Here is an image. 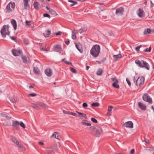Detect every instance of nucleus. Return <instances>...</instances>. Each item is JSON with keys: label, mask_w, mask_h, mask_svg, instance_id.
<instances>
[{"label": "nucleus", "mask_w": 154, "mask_h": 154, "mask_svg": "<svg viewBox=\"0 0 154 154\" xmlns=\"http://www.w3.org/2000/svg\"><path fill=\"white\" fill-rule=\"evenodd\" d=\"M89 130L91 133L96 136L99 137L102 134L101 128L98 126H92L89 128Z\"/></svg>", "instance_id": "nucleus-1"}, {"label": "nucleus", "mask_w": 154, "mask_h": 154, "mask_svg": "<svg viewBox=\"0 0 154 154\" xmlns=\"http://www.w3.org/2000/svg\"><path fill=\"white\" fill-rule=\"evenodd\" d=\"M100 46L99 45H95L92 47L91 50L90 54L94 57H96L100 54Z\"/></svg>", "instance_id": "nucleus-2"}, {"label": "nucleus", "mask_w": 154, "mask_h": 154, "mask_svg": "<svg viewBox=\"0 0 154 154\" xmlns=\"http://www.w3.org/2000/svg\"><path fill=\"white\" fill-rule=\"evenodd\" d=\"M135 63L140 67H144L147 70L149 69V65L146 62L143 60H136L135 61Z\"/></svg>", "instance_id": "nucleus-3"}, {"label": "nucleus", "mask_w": 154, "mask_h": 154, "mask_svg": "<svg viewBox=\"0 0 154 154\" xmlns=\"http://www.w3.org/2000/svg\"><path fill=\"white\" fill-rule=\"evenodd\" d=\"M9 26L8 25H5L3 26L0 32L2 36L5 38L6 35H9L10 32L9 31Z\"/></svg>", "instance_id": "nucleus-4"}, {"label": "nucleus", "mask_w": 154, "mask_h": 154, "mask_svg": "<svg viewBox=\"0 0 154 154\" xmlns=\"http://www.w3.org/2000/svg\"><path fill=\"white\" fill-rule=\"evenodd\" d=\"M31 106V107L37 110L39 109L40 108V106L45 108H48V106L46 105L42 102L32 103Z\"/></svg>", "instance_id": "nucleus-5"}, {"label": "nucleus", "mask_w": 154, "mask_h": 154, "mask_svg": "<svg viewBox=\"0 0 154 154\" xmlns=\"http://www.w3.org/2000/svg\"><path fill=\"white\" fill-rule=\"evenodd\" d=\"M15 7V3L14 2H11L6 6V12H11L14 10Z\"/></svg>", "instance_id": "nucleus-6"}, {"label": "nucleus", "mask_w": 154, "mask_h": 154, "mask_svg": "<svg viewBox=\"0 0 154 154\" xmlns=\"http://www.w3.org/2000/svg\"><path fill=\"white\" fill-rule=\"evenodd\" d=\"M144 80L145 78L143 77H139L136 80V85L137 86H140L143 84Z\"/></svg>", "instance_id": "nucleus-7"}, {"label": "nucleus", "mask_w": 154, "mask_h": 154, "mask_svg": "<svg viewBox=\"0 0 154 154\" xmlns=\"http://www.w3.org/2000/svg\"><path fill=\"white\" fill-rule=\"evenodd\" d=\"M143 98L144 101L148 102L149 103L151 104L152 102V99L149 97L147 94H145L143 95Z\"/></svg>", "instance_id": "nucleus-8"}, {"label": "nucleus", "mask_w": 154, "mask_h": 154, "mask_svg": "<svg viewBox=\"0 0 154 154\" xmlns=\"http://www.w3.org/2000/svg\"><path fill=\"white\" fill-rule=\"evenodd\" d=\"M12 126L14 130H18L19 128V122L17 121H13Z\"/></svg>", "instance_id": "nucleus-9"}, {"label": "nucleus", "mask_w": 154, "mask_h": 154, "mask_svg": "<svg viewBox=\"0 0 154 154\" xmlns=\"http://www.w3.org/2000/svg\"><path fill=\"white\" fill-rule=\"evenodd\" d=\"M123 125L125 127L130 128H133V123L131 121H129L125 122Z\"/></svg>", "instance_id": "nucleus-10"}, {"label": "nucleus", "mask_w": 154, "mask_h": 154, "mask_svg": "<svg viewBox=\"0 0 154 154\" xmlns=\"http://www.w3.org/2000/svg\"><path fill=\"white\" fill-rule=\"evenodd\" d=\"M124 11V8L121 7L116 9V14L117 15H121L123 14Z\"/></svg>", "instance_id": "nucleus-11"}, {"label": "nucleus", "mask_w": 154, "mask_h": 154, "mask_svg": "<svg viewBox=\"0 0 154 154\" xmlns=\"http://www.w3.org/2000/svg\"><path fill=\"white\" fill-rule=\"evenodd\" d=\"M13 55L14 56H18L20 55L22 53L21 50L13 49L12 50Z\"/></svg>", "instance_id": "nucleus-12"}, {"label": "nucleus", "mask_w": 154, "mask_h": 154, "mask_svg": "<svg viewBox=\"0 0 154 154\" xmlns=\"http://www.w3.org/2000/svg\"><path fill=\"white\" fill-rule=\"evenodd\" d=\"M137 13L138 16L140 17H142L144 16V12L142 9H139L137 10Z\"/></svg>", "instance_id": "nucleus-13"}, {"label": "nucleus", "mask_w": 154, "mask_h": 154, "mask_svg": "<svg viewBox=\"0 0 154 154\" xmlns=\"http://www.w3.org/2000/svg\"><path fill=\"white\" fill-rule=\"evenodd\" d=\"M29 0H23V4L24 9L26 10H28L29 9Z\"/></svg>", "instance_id": "nucleus-14"}, {"label": "nucleus", "mask_w": 154, "mask_h": 154, "mask_svg": "<svg viewBox=\"0 0 154 154\" xmlns=\"http://www.w3.org/2000/svg\"><path fill=\"white\" fill-rule=\"evenodd\" d=\"M53 50L54 51L61 53L62 50V48L60 45H57L54 47Z\"/></svg>", "instance_id": "nucleus-15"}, {"label": "nucleus", "mask_w": 154, "mask_h": 154, "mask_svg": "<svg viewBox=\"0 0 154 154\" xmlns=\"http://www.w3.org/2000/svg\"><path fill=\"white\" fill-rule=\"evenodd\" d=\"M45 73L47 76L50 77L52 75V72L50 69L47 68L45 70Z\"/></svg>", "instance_id": "nucleus-16"}, {"label": "nucleus", "mask_w": 154, "mask_h": 154, "mask_svg": "<svg viewBox=\"0 0 154 154\" xmlns=\"http://www.w3.org/2000/svg\"><path fill=\"white\" fill-rule=\"evenodd\" d=\"M76 112H77L78 114H79L80 115L78 116V117H79L80 118L82 119H86V116L85 114L82 113L78 112L77 111H76Z\"/></svg>", "instance_id": "nucleus-17"}, {"label": "nucleus", "mask_w": 154, "mask_h": 154, "mask_svg": "<svg viewBox=\"0 0 154 154\" xmlns=\"http://www.w3.org/2000/svg\"><path fill=\"white\" fill-rule=\"evenodd\" d=\"M138 106L139 108L142 110H145L146 109V105L141 102L138 103Z\"/></svg>", "instance_id": "nucleus-18"}, {"label": "nucleus", "mask_w": 154, "mask_h": 154, "mask_svg": "<svg viewBox=\"0 0 154 154\" xmlns=\"http://www.w3.org/2000/svg\"><path fill=\"white\" fill-rule=\"evenodd\" d=\"M22 58L23 62L24 63H27L29 61V57L26 56H23Z\"/></svg>", "instance_id": "nucleus-19"}, {"label": "nucleus", "mask_w": 154, "mask_h": 154, "mask_svg": "<svg viewBox=\"0 0 154 154\" xmlns=\"http://www.w3.org/2000/svg\"><path fill=\"white\" fill-rule=\"evenodd\" d=\"M113 56L114 58V61L115 62L122 57V56L120 54L116 55H113Z\"/></svg>", "instance_id": "nucleus-20"}, {"label": "nucleus", "mask_w": 154, "mask_h": 154, "mask_svg": "<svg viewBox=\"0 0 154 154\" xmlns=\"http://www.w3.org/2000/svg\"><path fill=\"white\" fill-rule=\"evenodd\" d=\"M11 24L12 25L14 29L15 30H16L17 27V22L14 19H12L11 21Z\"/></svg>", "instance_id": "nucleus-21"}, {"label": "nucleus", "mask_w": 154, "mask_h": 154, "mask_svg": "<svg viewBox=\"0 0 154 154\" xmlns=\"http://www.w3.org/2000/svg\"><path fill=\"white\" fill-rule=\"evenodd\" d=\"M10 139L13 142H14V143L16 144L17 145H19V142L17 140H16V139L13 136H11Z\"/></svg>", "instance_id": "nucleus-22"}, {"label": "nucleus", "mask_w": 154, "mask_h": 154, "mask_svg": "<svg viewBox=\"0 0 154 154\" xmlns=\"http://www.w3.org/2000/svg\"><path fill=\"white\" fill-rule=\"evenodd\" d=\"M75 45L77 49L81 53L83 52V50L81 46L80 45H77L76 43H75Z\"/></svg>", "instance_id": "nucleus-23"}, {"label": "nucleus", "mask_w": 154, "mask_h": 154, "mask_svg": "<svg viewBox=\"0 0 154 154\" xmlns=\"http://www.w3.org/2000/svg\"><path fill=\"white\" fill-rule=\"evenodd\" d=\"M46 8L47 10H48L49 11V12L51 14L54 15H55L56 14V12L54 11L52 9L50 8L49 7L47 6L46 7Z\"/></svg>", "instance_id": "nucleus-24"}, {"label": "nucleus", "mask_w": 154, "mask_h": 154, "mask_svg": "<svg viewBox=\"0 0 154 154\" xmlns=\"http://www.w3.org/2000/svg\"><path fill=\"white\" fill-rule=\"evenodd\" d=\"M63 112L65 114H69L73 115L74 116H76V117H78V116H77V114L75 113H74L72 112L66 111L65 110H63Z\"/></svg>", "instance_id": "nucleus-25"}, {"label": "nucleus", "mask_w": 154, "mask_h": 154, "mask_svg": "<svg viewBox=\"0 0 154 154\" xmlns=\"http://www.w3.org/2000/svg\"><path fill=\"white\" fill-rule=\"evenodd\" d=\"M19 147V149L21 151H23L25 150V148L21 144L19 143V145H17Z\"/></svg>", "instance_id": "nucleus-26"}, {"label": "nucleus", "mask_w": 154, "mask_h": 154, "mask_svg": "<svg viewBox=\"0 0 154 154\" xmlns=\"http://www.w3.org/2000/svg\"><path fill=\"white\" fill-rule=\"evenodd\" d=\"M51 137H54L56 138L59 139V133L57 132H54L51 135Z\"/></svg>", "instance_id": "nucleus-27"}, {"label": "nucleus", "mask_w": 154, "mask_h": 154, "mask_svg": "<svg viewBox=\"0 0 154 154\" xmlns=\"http://www.w3.org/2000/svg\"><path fill=\"white\" fill-rule=\"evenodd\" d=\"M151 29H150L148 28L146 29L144 31L143 34L144 35H147L148 34H150L151 33Z\"/></svg>", "instance_id": "nucleus-28"}, {"label": "nucleus", "mask_w": 154, "mask_h": 154, "mask_svg": "<svg viewBox=\"0 0 154 154\" xmlns=\"http://www.w3.org/2000/svg\"><path fill=\"white\" fill-rule=\"evenodd\" d=\"M87 29V27H83L81 29H80L79 30V32L80 33H82V32H83L85 31Z\"/></svg>", "instance_id": "nucleus-29"}, {"label": "nucleus", "mask_w": 154, "mask_h": 154, "mask_svg": "<svg viewBox=\"0 0 154 154\" xmlns=\"http://www.w3.org/2000/svg\"><path fill=\"white\" fill-rule=\"evenodd\" d=\"M33 70L35 74H39V70L37 67H34Z\"/></svg>", "instance_id": "nucleus-30"}, {"label": "nucleus", "mask_w": 154, "mask_h": 154, "mask_svg": "<svg viewBox=\"0 0 154 154\" xmlns=\"http://www.w3.org/2000/svg\"><path fill=\"white\" fill-rule=\"evenodd\" d=\"M10 101L13 103H16L17 101V99L15 97H13L10 98Z\"/></svg>", "instance_id": "nucleus-31"}, {"label": "nucleus", "mask_w": 154, "mask_h": 154, "mask_svg": "<svg viewBox=\"0 0 154 154\" xmlns=\"http://www.w3.org/2000/svg\"><path fill=\"white\" fill-rule=\"evenodd\" d=\"M51 31L49 30H48L45 33H44V36L46 37H49Z\"/></svg>", "instance_id": "nucleus-32"}, {"label": "nucleus", "mask_w": 154, "mask_h": 154, "mask_svg": "<svg viewBox=\"0 0 154 154\" xmlns=\"http://www.w3.org/2000/svg\"><path fill=\"white\" fill-rule=\"evenodd\" d=\"M72 38L73 39H75L76 38V36L75 33V30L74 31H72Z\"/></svg>", "instance_id": "nucleus-33"}, {"label": "nucleus", "mask_w": 154, "mask_h": 154, "mask_svg": "<svg viewBox=\"0 0 154 154\" xmlns=\"http://www.w3.org/2000/svg\"><path fill=\"white\" fill-rule=\"evenodd\" d=\"M103 70L102 69L99 68L97 72V74L98 75H100L102 74Z\"/></svg>", "instance_id": "nucleus-34"}, {"label": "nucleus", "mask_w": 154, "mask_h": 154, "mask_svg": "<svg viewBox=\"0 0 154 154\" xmlns=\"http://www.w3.org/2000/svg\"><path fill=\"white\" fill-rule=\"evenodd\" d=\"M111 80L113 82V83H118L119 82L118 80L116 79V77H114L111 79Z\"/></svg>", "instance_id": "nucleus-35"}, {"label": "nucleus", "mask_w": 154, "mask_h": 154, "mask_svg": "<svg viewBox=\"0 0 154 154\" xmlns=\"http://www.w3.org/2000/svg\"><path fill=\"white\" fill-rule=\"evenodd\" d=\"M33 5L35 9H38V3L37 2H35L33 4Z\"/></svg>", "instance_id": "nucleus-36"}, {"label": "nucleus", "mask_w": 154, "mask_h": 154, "mask_svg": "<svg viewBox=\"0 0 154 154\" xmlns=\"http://www.w3.org/2000/svg\"><path fill=\"white\" fill-rule=\"evenodd\" d=\"M81 124L83 125L86 126H90L91 125L90 123L86 122L85 121H83L82 122Z\"/></svg>", "instance_id": "nucleus-37"}, {"label": "nucleus", "mask_w": 154, "mask_h": 154, "mask_svg": "<svg viewBox=\"0 0 154 154\" xmlns=\"http://www.w3.org/2000/svg\"><path fill=\"white\" fill-rule=\"evenodd\" d=\"M118 83H113L112 84V86L115 88H119V84H117Z\"/></svg>", "instance_id": "nucleus-38"}, {"label": "nucleus", "mask_w": 154, "mask_h": 154, "mask_svg": "<svg viewBox=\"0 0 154 154\" xmlns=\"http://www.w3.org/2000/svg\"><path fill=\"white\" fill-rule=\"evenodd\" d=\"M23 41L26 45H28L29 43V41L28 39L26 38H24L23 39Z\"/></svg>", "instance_id": "nucleus-39"}, {"label": "nucleus", "mask_w": 154, "mask_h": 154, "mask_svg": "<svg viewBox=\"0 0 154 154\" xmlns=\"http://www.w3.org/2000/svg\"><path fill=\"white\" fill-rule=\"evenodd\" d=\"M19 125L21 127H22L23 129H24L26 128V126L25 124L22 122H19Z\"/></svg>", "instance_id": "nucleus-40"}, {"label": "nucleus", "mask_w": 154, "mask_h": 154, "mask_svg": "<svg viewBox=\"0 0 154 154\" xmlns=\"http://www.w3.org/2000/svg\"><path fill=\"white\" fill-rule=\"evenodd\" d=\"M99 106V104L98 103H94L91 104L92 106L98 107Z\"/></svg>", "instance_id": "nucleus-41"}, {"label": "nucleus", "mask_w": 154, "mask_h": 154, "mask_svg": "<svg viewBox=\"0 0 154 154\" xmlns=\"http://www.w3.org/2000/svg\"><path fill=\"white\" fill-rule=\"evenodd\" d=\"M151 50V48L150 47L149 48H146L145 50L143 51L144 52H150Z\"/></svg>", "instance_id": "nucleus-42"}, {"label": "nucleus", "mask_w": 154, "mask_h": 154, "mask_svg": "<svg viewBox=\"0 0 154 154\" xmlns=\"http://www.w3.org/2000/svg\"><path fill=\"white\" fill-rule=\"evenodd\" d=\"M62 61H63L65 63L67 64H71V63H70V62H69L68 61H67V60H65V59H63L62 60Z\"/></svg>", "instance_id": "nucleus-43"}, {"label": "nucleus", "mask_w": 154, "mask_h": 154, "mask_svg": "<svg viewBox=\"0 0 154 154\" xmlns=\"http://www.w3.org/2000/svg\"><path fill=\"white\" fill-rule=\"evenodd\" d=\"M10 38L12 40H14L15 42L17 43V40L16 38L14 36H10Z\"/></svg>", "instance_id": "nucleus-44"}, {"label": "nucleus", "mask_w": 154, "mask_h": 154, "mask_svg": "<svg viewBox=\"0 0 154 154\" xmlns=\"http://www.w3.org/2000/svg\"><path fill=\"white\" fill-rule=\"evenodd\" d=\"M142 46V45H139V46H138L137 47H136L135 48V49L136 50V51H137V52H138L139 51V49H140V48Z\"/></svg>", "instance_id": "nucleus-45"}, {"label": "nucleus", "mask_w": 154, "mask_h": 154, "mask_svg": "<svg viewBox=\"0 0 154 154\" xmlns=\"http://www.w3.org/2000/svg\"><path fill=\"white\" fill-rule=\"evenodd\" d=\"M28 97H35L36 96V94L35 93H32L29 94L28 95Z\"/></svg>", "instance_id": "nucleus-46"}, {"label": "nucleus", "mask_w": 154, "mask_h": 154, "mask_svg": "<svg viewBox=\"0 0 154 154\" xmlns=\"http://www.w3.org/2000/svg\"><path fill=\"white\" fill-rule=\"evenodd\" d=\"M70 71L73 73H75L76 72V71L75 69L72 67H71L70 68Z\"/></svg>", "instance_id": "nucleus-47"}, {"label": "nucleus", "mask_w": 154, "mask_h": 154, "mask_svg": "<svg viewBox=\"0 0 154 154\" xmlns=\"http://www.w3.org/2000/svg\"><path fill=\"white\" fill-rule=\"evenodd\" d=\"M43 16L45 17H47L49 18H51L50 16L48 14H43Z\"/></svg>", "instance_id": "nucleus-48"}, {"label": "nucleus", "mask_w": 154, "mask_h": 154, "mask_svg": "<svg viewBox=\"0 0 154 154\" xmlns=\"http://www.w3.org/2000/svg\"><path fill=\"white\" fill-rule=\"evenodd\" d=\"M91 120L94 123H97V120L94 118H91Z\"/></svg>", "instance_id": "nucleus-49"}, {"label": "nucleus", "mask_w": 154, "mask_h": 154, "mask_svg": "<svg viewBox=\"0 0 154 154\" xmlns=\"http://www.w3.org/2000/svg\"><path fill=\"white\" fill-rule=\"evenodd\" d=\"M82 106L84 108H86L88 107V105L86 103H84L82 104Z\"/></svg>", "instance_id": "nucleus-50"}, {"label": "nucleus", "mask_w": 154, "mask_h": 154, "mask_svg": "<svg viewBox=\"0 0 154 154\" xmlns=\"http://www.w3.org/2000/svg\"><path fill=\"white\" fill-rule=\"evenodd\" d=\"M126 80L128 85L130 86H131V83L129 79L128 78H126Z\"/></svg>", "instance_id": "nucleus-51"}, {"label": "nucleus", "mask_w": 154, "mask_h": 154, "mask_svg": "<svg viewBox=\"0 0 154 154\" xmlns=\"http://www.w3.org/2000/svg\"><path fill=\"white\" fill-rule=\"evenodd\" d=\"M112 106H109L108 109V111L110 112L112 110Z\"/></svg>", "instance_id": "nucleus-52"}, {"label": "nucleus", "mask_w": 154, "mask_h": 154, "mask_svg": "<svg viewBox=\"0 0 154 154\" xmlns=\"http://www.w3.org/2000/svg\"><path fill=\"white\" fill-rule=\"evenodd\" d=\"M71 2L73 3L71 5V6H74V5H76L77 4V2H75V1H73L72 2Z\"/></svg>", "instance_id": "nucleus-53"}, {"label": "nucleus", "mask_w": 154, "mask_h": 154, "mask_svg": "<svg viewBox=\"0 0 154 154\" xmlns=\"http://www.w3.org/2000/svg\"><path fill=\"white\" fill-rule=\"evenodd\" d=\"M71 2L73 3L71 5V6H74V5H76L77 4V2H75V1H73L72 2Z\"/></svg>", "instance_id": "nucleus-54"}, {"label": "nucleus", "mask_w": 154, "mask_h": 154, "mask_svg": "<svg viewBox=\"0 0 154 154\" xmlns=\"http://www.w3.org/2000/svg\"><path fill=\"white\" fill-rule=\"evenodd\" d=\"M31 22L30 21H26V25L30 26L29 23Z\"/></svg>", "instance_id": "nucleus-55"}, {"label": "nucleus", "mask_w": 154, "mask_h": 154, "mask_svg": "<svg viewBox=\"0 0 154 154\" xmlns=\"http://www.w3.org/2000/svg\"><path fill=\"white\" fill-rule=\"evenodd\" d=\"M4 116L8 120H10L11 119V118L10 117H9L5 115V116Z\"/></svg>", "instance_id": "nucleus-56"}, {"label": "nucleus", "mask_w": 154, "mask_h": 154, "mask_svg": "<svg viewBox=\"0 0 154 154\" xmlns=\"http://www.w3.org/2000/svg\"><path fill=\"white\" fill-rule=\"evenodd\" d=\"M62 32L60 31H59L57 32H56L55 34L56 35H60L61 34Z\"/></svg>", "instance_id": "nucleus-57"}, {"label": "nucleus", "mask_w": 154, "mask_h": 154, "mask_svg": "<svg viewBox=\"0 0 154 154\" xmlns=\"http://www.w3.org/2000/svg\"><path fill=\"white\" fill-rule=\"evenodd\" d=\"M134 149H132L131 150V151H130V153L131 154H133L134 153Z\"/></svg>", "instance_id": "nucleus-58"}, {"label": "nucleus", "mask_w": 154, "mask_h": 154, "mask_svg": "<svg viewBox=\"0 0 154 154\" xmlns=\"http://www.w3.org/2000/svg\"><path fill=\"white\" fill-rule=\"evenodd\" d=\"M38 143L39 145L41 146H43L44 145V143L43 142H39Z\"/></svg>", "instance_id": "nucleus-59"}, {"label": "nucleus", "mask_w": 154, "mask_h": 154, "mask_svg": "<svg viewBox=\"0 0 154 154\" xmlns=\"http://www.w3.org/2000/svg\"><path fill=\"white\" fill-rule=\"evenodd\" d=\"M144 141L146 143H148L149 142V140L147 139H146L145 138H144Z\"/></svg>", "instance_id": "nucleus-60"}, {"label": "nucleus", "mask_w": 154, "mask_h": 154, "mask_svg": "<svg viewBox=\"0 0 154 154\" xmlns=\"http://www.w3.org/2000/svg\"><path fill=\"white\" fill-rule=\"evenodd\" d=\"M3 124L5 126H8V124L6 122L3 123Z\"/></svg>", "instance_id": "nucleus-61"}, {"label": "nucleus", "mask_w": 154, "mask_h": 154, "mask_svg": "<svg viewBox=\"0 0 154 154\" xmlns=\"http://www.w3.org/2000/svg\"><path fill=\"white\" fill-rule=\"evenodd\" d=\"M41 50L42 51H47V49L43 48H41Z\"/></svg>", "instance_id": "nucleus-62"}, {"label": "nucleus", "mask_w": 154, "mask_h": 154, "mask_svg": "<svg viewBox=\"0 0 154 154\" xmlns=\"http://www.w3.org/2000/svg\"><path fill=\"white\" fill-rule=\"evenodd\" d=\"M65 44L67 45H68L69 44V41H66L65 42Z\"/></svg>", "instance_id": "nucleus-63"}, {"label": "nucleus", "mask_w": 154, "mask_h": 154, "mask_svg": "<svg viewBox=\"0 0 154 154\" xmlns=\"http://www.w3.org/2000/svg\"><path fill=\"white\" fill-rule=\"evenodd\" d=\"M107 115L108 116H109L111 115L110 114V112H109V111H108L107 113Z\"/></svg>", "instance_id": "nucleus-64"}]
</instances>
